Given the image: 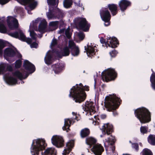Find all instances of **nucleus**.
<instances>
[{
	"label": "nucleus",
	"instance_id": "f257e3e1",
	"mask_svg": "<svg viewBox=\"0 0 155 155\" xmlns=\"http://www.w3.org/2000/svg\"><path fill=\"white\" fill-rule=\"evenodd\" d=\"M112 130L113 126L112 124L108 123L104 124L102 128V131L104 132V134L100 135L101 137H105V139L103 140L105 147L108 145H111L109 149L106 148L107 154L110 155H113L114 154L115 149V147L112 145L116 141L115 137L112 135L109 136L112 131Z\"/></svg>",
	"mask_w": 155,
	"mask_h": 155
},
{
	"label": "nucleus",
	"instance_id": "f03ea898",
	"mask_svg": "<svg viewBox=\"0 0 155 155\" xmlns=\"http://www.w3.org/2000/svg\"><path fill=\"white\" fill-rule=\"evenodd\" d=\"M89 90L88 86L83 87L81 83L77 84L71 88L69 96L73 98L75 102L80 103L85 99L86 95L84 90Z\"/></svg>",
	"mask_w": 155,
	"mask_h": 155
},
{
	"label": "nucleus",
	"instance_id": "7ed1b4c3",
	"mask_svg": "<svg viewBox=\"0 0 155 155\" xmlns=\"http://www.w3.org/2000/svg\"><path fill=\"white\" fill-rule=\"evenodd\" d=\"M47 23L45 20L42 18H38L33 21L30 24L29 31L30 36L34 39L36 38V35L32 30H38L41 32L45 31Z\"/></svg>",
	"mask_w": 155,
	"mask_h": 155
},
{
	"label": "nucleus",
	"instance_id": "20e7f679",
	"mask_svg": "<svg viewBox=\"0 0 155 155\" xmlns=\"http://www.w3.org/2000/svg\"><path fill=\"white\" fill-rule=\"evenodd\" d=\"M47 145L45 140L43 138H38L33 140L31 147L32 155H40L41 152L44 150Z\"/></svg>",
	"mask_w": 155,
	"mask_h": 155
},
{
	"label": "nucleus",
	"instance_id": "39448f33",
	"mask_svg": "<svg viewBox=\"0 0 155 155\" xmlns=\"http://www.w3.org/2000/svg\"><path fill=\"white\" fill-rule=\"evenodd\" d=\"M105 100V106L107 110L109 111L116 109L120 104V99L114 94L107 96Z\"/></svg>",
	"mask_w": 155,
	"mask_h": 155
},
{
	"label": "nucleus",
	"instance_id": "423d86ee",
	"mask_svg": "<svg viewBox=\"0 0 155 155\" xmlns=\"http://www.w3.org/2000/svg\"><path fill=\"white\" fill-rule=\"evenodd\" d=\"M28 76L26 73L23 72L22 71H16L13 73L12 76L4 75V79L5 82L9 85L16 84L17 83V78L21 80L26 78Z\"/></svg>",
	"mask_w": 155,
	"mask_h": 155
},
{
	"label": "nucleus",
	"instance_id": "0eeeda50",
	"mask_svg": "<svg viewBox=\"0 0 155 155\" xmlns=\"http://www.w3.org/2000/svg\"><path fill=\"white\" fill-rule=\"evenodd\" d=\"M134 113L136 117L141 123H148L151 120L150 113L149 110L144 107L135 110Z\"/></svg>",
	"mask_w": 155,
	"mask_h": 155
},
{
	"label": "nucleus",
	"instance_id": "6e6552de",
	"mask_svg": "<svg viewBox=\"0 0 155 155\" xmlns=\"http://www.w3.org/2000/svg\"><path fill=\"white\" fill-rule=\"evenodd\" d=\"M9 35L15 38H18L20 40L25 41L28 44H31L30 47L31 48H36L38 46V45L36 42H33V40L35 41L36 39H34L32 37H31L32 39L29 38H26L25 36L21 31H19V34L17 32H15L13 33H9ZM36 37L35 39H36Z\"/></svg>",
	"mask_w": 155,
	"mask_h": 155
},
{
	"label": "nucleus",
	"instance_id": "1a4fd4ad",
	"mask_svg": "<svg viewBox=\"0 0 155 155\" xmlns=\"http://www.w3.org/2000/svg\"><path fill=\"white\" fill-rule=\"evenodd\" d=\"M74 23L77 28H79L84 31H87L89 30L90 25L88 24L85 18H75Z\"/></svg>",
	"mask_w": 155,
	"mask_h": 155
},
{
	"label": "nucleus",
	"instance_id": "9d476101",
	"mask_svg": "<svg viewBox=\"0 0 155 155\" xmlns=\"http://www.w3.org/2000/svg\"><path fill=\"white\" fill-rule=\"evenodd\" d=\"M117 74L114 70L112 69H109L104 71L102 73L103 80L107 82L115 79Z\"/></svg>",
	"mask_w": 155,
	"mask_h": 155
},
{
	"label": "nucleus",
	"instance_id": "9b49d317",
	"mask_svg": "<svg viewBox=\"0 0 155 155\" xmlns=\"http://www.w3.org/2000/svg\"><path fill=\"white\" fill-rule=\"evenodd\" d=\"M17 51L16 49L13 47L7 48L4 51V57L9 62H12L14 61L15 59L10 60L9 58L14 57Z\"/></svg>",
	"mask_w": 155,
	"mask_h": 155
},
{
	"label": "nucleus",
	"instance_id": "f8f14e48",
	"mask_svg": "<svg viewBox=\"0 0 155 155\" xmlns=\"http://www.w3.org/2000/svg\"><path fill=\"white\" fill-rule=\"evenodd\" d=\"M52 144L58 148L63 147L64 145V140L62 136L54 135L51 138Z\"/></svg>",
	"mask_w": 155,
	"mask_h": 155
},
{
	"label": "nucleus",
	"instance_id": "ddd939ff",
	"mask_svg": "<svg viewBox=\"0 0 155 155\" xmlns=\"http://www.w3.org/2000/svg\"><path fill=\"white\" fill-rule=\"evenodd\" d=\"M84 49L87 56L90 58L95 55L97 51L96 45L92 43H88L84 47Z\"/></svg>",
	"mask_w": 155,
	"mask_h": 155
},
{
	"label": "nucleus",
	"instance_id": "4468645a",
	"mask_svg": "<svg viewBox=\"0 0 155 155\" xmlns=\"http://www.w3.org/2000/svg\"><path fill=\"white\" fill-rule=\"evenodd\" d=\"M95 104L91 101H86L83 106V109L87 112V114L92 115L95 112Z\"/></svg>",
	"mask_w": 155,
	"mask_h": 155
},
{
	"label": "nucleus",
	"instance_id": "2eb2a0df",
	"mask_svg": "<svg viewBox=\"0 0 155 155\" xmlns=\"http://www.w3.org/2000/svg\"><path fill=\"white\" fill-rule=\"evenodd\" d=\"M100 15L102 20L104 21L105 26H108L110 24V15L108 10H101Z\"/></svg>",
	"mask_w": 155,
	"mask_h": 155
},
{
	"label": "nucleus",
	"instance_id": "dca6fc26",
	"mask_svg": "<svg viewBox=\"0 0 155 155\" xmlns=\"http://www.w3.org/2000/svg\"><path fill=\"white\" fill-rule=\"evenodd\" d=\"M72 114L73 115V119L68 118L65 119L64 125L62 127V129L66 131V132H68L69 130V127L71 124L72 122L73 123L74 122L73 119H76L77 121L79 120V119H77L78 115H77L76 113L74 112H73Z\"/></svg>",
	"mask_w": 155,
	"mask_h": 155
},
{
	"label": "nucleus",
	"instance_id": "f3484780",
	"mask_svg": "<svg viewBox=\"0 0 155 155\" xmlns=\"http://www.w3.org/2000/svg\"><path fill=\"white\" fill-rule=\"evenodd\" d=\"M7 21L8 27L11 29L17 28L18 27V20L12 16H8Z\"/></svg>",
	"mask_w": 155,
	"mask_h": 155
},
{
	"label": "nucleus",
	"instance_id": "a211bd4d",
	"mask_svg": "<svg viewBox=\"0 0 155 155\" xmlns=\"http://www.w3.org/2000/svg\"><path fill=\"white\" fill-rule=\"evenodd\" d=\"M107 47H109L114 48L117 47L118 44V42L117 38L115 37H110L108 35L107 36Z\"/></svg>",
	"mask_w": 155,
	"mask_h": 155
},
{
	"label": "nucleus",
	"instance_id": "6ab92c4d",
	"mask_svg": "<svg viewBox=\"0 0 155 155\" xmlns=\"http://www.w3.org/2000/svg\"><path fill=\"white\" fill-rule=\"evenodd\" d=\"M91 150L95 155H101L104 150V148L101 144H97L93 146Z\"/></svg>",
	"mask_w": 155,
	"mask_h": 155
},
{
	"label": "nucleus",
	"instance_id": "aec40b11",
	"mask_svg": "<svg viewBox=\"0 0 155 155\" xmlns=\"http://www.w3.org/2000/svg\"><path fill=\"white\" fill-rule=\"evenodd\" d=\"M74 145V140H69L66 144V148L63 151L62 155H67L71 151Z\"/></svg>",
	"mask_w": 155,
	"mask_h": 155
},
{
	"label": "nucleus",
	"instance_id": "412c9836",
	"mask_svg": "<svg viewBox=\"0 0 155 155\" xmlns=\"http://www.w3.org/2000/svg\"><path fill=\"white\" fill-rule=\"evenodd\" d=\"M52 68L55 74H59L64 69V65L62 63H57L53 65Z\"/></svg>",
	"mask_w": 155,
	"mask_h": 155
},
{
	"label": "nucleus",
	"instance_id": "4be33fe9",
	"mask_svg": "<svg viewBox=\"0 0 155 155\" xmlns=\"http://www.w3.org/2000/svg\"><path fill=\"white\" fill-rule=\"evenodd\" d=\"M12 69V67L11 65L4 63H1L0 64V75L3 74L7 71H11Z\"/></svg>",
	"mask_w": 155,
	"mask_h": 155
},
{
	"label": "nucleus",
	"instance_id": "5701e85b",
	"mask_svg": "<svg viewBox=\"0 0 155 155\" xmlns=\"http://www.w3.org/2000/svg\"><path fill=\"white\" fill-rule=\"evenodd\" d=\"M24 67L31 73L33 72L35 70L34 66L28 61L25 60L24 61L23 65Z\"/></svg>",
	"mask_w": 155,
	"mask_h": 155
},
{
	"label": "nucleus",
	"instance_id": "b1692460",
	"mask_svg": "<svg viewBox=\"0 0 155 155\" xmlns=\"http://www.w3.org/2000/svg\"><path fill=\"white\" fill-rule=\"evenodd\" d=\"M22 4H29L31 8L35 9L37 5V2L34 0H20Z\"/></svg>",
	"mask_w": 155,
	"mask_h": 155
},
{
	"label": "nucleus",
	"instance_id": "393cba45",
	"mask_svg": "<svg viewBox=\"0 0 155 155\" xmlns=\"http://www.w3.org/2000/svg\"><path fill=\"white\" fill-rule=\"evenodd\" d=\"M53 54V52L51 51H48L45 58V61L47 64H50L52 62V56Z\"/></svg>",
	"mask_w": 155,
	"mask_h": 155
},
{
	"label": "nucleus",
	"instance_id": "a878e982",
	"mask_svg": "<svg viewBox=\"0 0 155 155\" xmlns=\"http://www.w3.org/2000/svg\"><path fill=\"white\" fill-rule=\"evenodd\" d=\"M56 150L53 147H49L45 151L43 155H56Z\"/></svg>",
	"mask_w": 155,
	"mask_h": 155
},
{
	"label": "nucleus",
	"instance_id": "bb28decb",
	"mask_svg": "<svg viewBox=\"0 0 155 155\" xmlns=\"http://www.w3.org/2000/svg\"><path fill=\"white\" fill-rule=\"evenodd\" d=\"M47 2L50 8L56 9L59 3L58 0H47Z\"/></svg>",
	"mask_w": 155,
	"mask_h": 155
},
{
	"label": "nucleus",
	"instance_id": "cd10ccee",
	"mask_svg": "<svg viewBox=\"0 0 155 155\" xmlns=\"http://www.w3.org/2000/svg\"><path fill=\"white\" fill-rule=\"evenodd\" d=\"M130 4V2L127 0H121L119 2V6L120 9H125Z\"/></svg>",
	"mask_w": 155,
	"mask_h": 155
},
{
	"label": "nucleus",
	"instance_id": "c85d7f7f",
	"mask_svg": "<svg viewBox=\"0 0 155 155\" xmlns=\"http://www.w3.org/2000/svg\"><path fill=\"white\" fill-rule=\"evenodd\" d=\"M70 53V51L68 47H64L62 50L61 51L60 54H57L59 58H61L62 56H67Z\"/></svg>",
	"mask_w": 155,
	"mask_h": 155
},
{
	"label": "nucleus",
	"instance_id": "c756f323",
	"mask_svg": "<svg viewBox=\"0 0 155 155\" xmlns=\"http://www.w3.org/2000/svg\"><path fill=\"white\" fill-rule=\"evenodd\" d=\"M58 25V21H57L50 22L49 24V31H52L56 29Z\"/></svg>",
	"mask_w": 155,
	"mask_h": 155
},
{
	"label": "nucleus",
	"instance_id": "7c9ffc66",
	"mask_svg": "<svg viewBox=\"0 0 155 155\" xmlns=\"http://www.w3.org/2000/svg\"><path fill=\"white\" fill-rule=\"evenodd\" d=\"M97 142V140L95 138L92 137H88L86 139V143L89 145H91L92 144H93Z\"/></svg>",
	"mask_w": 155,
	"mask_h": 155
},
{
	"label": "nucleus",
	"instance_id": "2f4dec72",
	"mask_svg": "<svg viewBox=\"0 0 155 155\" xmlns=\"http://www.w3.org/2000/svg\"><path fill=\"white\" fill-rule=\"evenodd\" d=\"M148 143L150 144L153 145H155V135H150L147 138Z\"/></svg>",
	"mask_w": 155,
	"mask_h": 155
},
{
	"label": "nucleus",
	"instance_id": "473e14b6",
	"mask_svg": "<svg viewBox=\"0 0 155 155\" xmlns=\"http://www.w3.org/2000/svg\"><path fill=\"white\" fill-rule=\"evenodd\" d=\"M151 86L153 89L155 90V73L153 72L150 77Z\"/></svg>",
	"mask_w": 155,
	"mask_h": 155
},
{
	"label": "nucleus",
	"instance_id": "72a5a7b5",
	"mask_svg": "<svg viewBox=\"0 0 155 155\" xmlns=\"http://www.w3.org/2000/svg\"><path fill=\"white\" fill-rule=\"evenodd\" d=\"M73 3L72 0H64L63 5L66 8L70 7Z\"/></svg>",
	"mask_w": 155,
	"mask_h": 155
},
{
	"label": "nucleus",
	"instance_id": "f704fd0d",
	"mask_svg": "<svg viewBox=\"0 0 155 155\" xmlns=\"http://www.w3.org/2000/svg\"><path fill=\"white\" fill-rule=\"evenodd\" d=\"M90 133V131L87 128H85L82 130L81 132V135L82 137H84Z\"/></svg>",
	"mask_w": 155,
	"mask_h": 155
},
{
	"label": "nucleus",
	"instance_id": "c9c22d12",
	"mask_svg": "<svg viewBox=\"0 0 155 155\" xmlns=\"http://www.w3.org/2000/svg\"><path fill=\"white\" fill-rule=\"evenodd\" d=\"M99 116H96L94 115V118H91V120H92V124L94 125H98L99 124Z\"/></svg>",
	"mask_w": 155,
	"mask_h": 155
},
{
	"label": "nucleus",
	"instance_id": "e433bc0d",
	"mask_svg": "<svg viewBox=\"0 0 155 155\" xmlns=\"http://www.w3.org/2000/svg\"><path fill=\"white\" fill-rule=\"evenodd\" d=\"M142 155H153L152 151L147 148L144 149L141 153Z\"/></svg>",
	"mask_w": 155,
	"mask_h": 155
},
{
	"label": "nucleus",
	"instance_id": "4c0bfd02",
	"mask_svg": "<svg viewBox=\"0 0 155 155\" xmlns=\"http://www.w3.org/2000/svg\"><path fill=\"white\" fill-rule=\"evenodd\" d=\"M71 53L72 55L74 56H77L79 53V51L78 47L72 49L71 50Z\"/></svg>",
	"mask_w": 155,
	"mask_h": 155
},
{
	"label": "nucleus",
	"instance_id": "58836bf2",
	"mask_svg": "<svg viewBox=\"0 0 155 155\" xmlns=\"http://www.w3.org/2000/svg\"><path fill=\"white\" fill-rule=\"evenodd\" d=\"M141 133L142 134H146L147 133L148 128L147 127L141 126L140 129Z\"/></svg>",
	"mask_w": 155,
	"mask_h": 155
},
{
	"label": "nucleus",
	"instance_id": "ea45409f",
	"mask_svg": "<svg viewBox=\"0 0 155 155\" xmlns=\"http://www.w3.org/2000/svg\"><path fill=\"white\" fill-rule=\"evenodd\" d=\"M5 46V42L2 40L0 39V57L2 55V49Z\"/></svg>",
	"mask_w": 155,
	"mask_h": 155
},
{
	"label": "nucleus",
	"instance_id": "a19ab883",
	"mask_svg": "<svg viewBox=\"0 0 155 155\" xmlns=\"http://www.w3.org/2000/svg\"><path fill=\"white\" fill-rule=\"evenodd\" d=\"M68 45L69 48L71 49V50L77 47L75 45L74 41H69Z\"/></svg>",
	"mask_w": 155,
	"mask_h": 155
},
{
	"label": "nucleus",
	"instance_id": "79ce46f5",
	"mask_svg": "<svg viewBox=\"0 0 155 155\" xmlns=\"http://www.w3.org/2000/svg\"><path fill=\"white\" fill-rule=\"evenodd\" d=\"M6 32V27L4 25L0 24V32L2 33H5Z\"/></svg>",
	"mask_w": 155,
	"mask_h": 155
},
{
	"label": "nucleus",
	"instance_id": "37998d69",
	"mask_svg": "<svg viewBox=\"0 0 155 155\" xmlns=\"http://www.w3.org/2000/svg\"><path fill=\"white\" fill-rule=\"evenodd\" d=\"M21 65V61L18 60L16 61L15 63V67L16 68H19Z\"/></svg>",
	"mask_w": 155,
	"mask_h": 155
},
{
	"label": "nucleus",
	"instance_id": "c03bdc74",
	"mask_svg": "<svg viewBox=\"0 0 155 155\" xmlns=\"http://www.w3.org/2000/svg\"><path fill=\"white\" fill-rule=\"evenodd\" d=\"M108 8L110 10H117V5L114 4H109Z\"/></svg>",
	"mask_w": 155,
	"mask_h": 155
},
{
	"label": "nucleus",
	"instance_id": "a18cd8bd",
	"mask_svg": "<svg viewBox=\"0 0 155 155\" xmlns=\"http://www.w3.org/2000/svg\"><path fill=\"white\" fill-rule=\"evenodd\" d=\"M78 36L81 40H83L85 37L84 34L82 32H79L78 34Z\"/></svg>",
	"mask_w": 155,
	"mask_h": 155
},
{
	"label": "nucleus",
	"instance_id": "49530a36",
	"mask_svg": "<svg viewBox=\"0 0 155 155\" xmlns=\"http://www.w3.org/2000/svg\"><path fill=\"white\" fill-rule=\"evenodd\" d=\"M100 41L101 43L104 44L106 46L107 48V41L102 37L100 39Z\"/></svg>",
	"mask_w": 155,
	"mask_h": 155
},
{
	"label": "nucleus",
	"instance_id": "de8ad7c7",
	"mask_svg": "<svg viewBox=\"0 0 155 155\" xmlns=\"http://www.w3.org/2000/svg\"><path fill=\"white\" fill-rule=\"evenodd\" d=\"M69 28H68L65 31V34L66 36L68 38H69L71 35V33L69 32Z\"/></svg>",
	"mask_w": 155,
	"mask_h": 155
},
{
	"label": "nucleus",
	"instance_id": "09e8293b",
	"mask_svg": "<svg viewBox=\"0 0 155 155\" xmlns=\"http://www.w3.org/2000/svg\"><path fill=\"white\" fill-rule=\"evenodd\" d=\"M57 44V40L55 39H53L51 42L50 47L52 48Z\"/></svg>",
	"mask_w": 155,
	"mask_h": 155
},
{
	"label": "nucleus",
	"instance_id": "8fccbe9b",
	"mask_svg": "<svg viewBox=\"0 0 155 155\" xmlns=\"http://www.w3.org/2000/svg\"><path fill=\"white\" fill-rule=\"evenodd\" d=\"M47 15L48 18L49 19L52 18L54 17L53 14L51 12H48Z\"/></svg>",
	"mask_w": 155,
	"mask_h": 155
},
{
	"label": "nucleus",
	"instance_id": "3c124183",
	"mask_svg": "<svg viewBox=\"0 0 155 155\" xmlns=\"http://www.w3.org/2000/svg\"><path fill=\"white\" fill-rule=\"evenodd\" d=\"M117 54V52L115 50H114L110 52V54L112 57H115Z\"/></svg>",
	"mask_w": 155,
	"mask_h": 155
},
{
	"label": "nucleus",
	"instance_id": "603ef678",
	"mask_svg": "<svg viewBox=\"0 0 155 155\" xmlns=\"http://www.w3.org/2000/svg\"><path fill=\"white\" fill-rule=\"evenodd\" d=\"M132 147L134 148L136 150H137L138 149V145L137 143H133L132 144Z\"/></svg>",
	"mask_w": 155,
	"mask_h": 155
},
{
	"label": "nucleus",
	"instance_id": "864d4df0",
	"mask_svg": "<svg viewBox=\"0 0 155 155\" xmlns=\"http://www.w3.org/2000/svg\"><path fill=\"white\" fill-rule=\"evenodd\" d=\"M9 1V0H0V4L4 5L8 2Z\"/></svg>",
	"mask_w": 155,
	"mask_h": 155
},
{
	"label": "nucleus",
	"instance_id": "5fc2aeb1",
	"mask_svg": "<svg viewBox=\"0 0 155 155\" xmlns=\"http://www.w3.org/2000/svg\"><path fill=\"white\" fill-rule=\"evenodd\" d=\"M112 14L113 15H115L117 13V10H110Z\"/></svg>",
	"mask_w": 155,
	"mask_h": 155
},
{
	"label": "nucleus",
	"instance_id": "6e6d98bb",
	"mask_svg": "<svg viewBox=\"0 0 155 155\" xmlns=\"http://www.w3.org/2000/svg\"><path fill=\"white\" fill-rule=\"evenodd\" d=\"M100 117L102 119H104L106 118V116L105 114H102Z\"/></svg>",
	"mask_w": 155,
	"mask_h": 155
},
{
	"label": "nucleus",
	"instance_id": "4d7b16f0",
	"mask_svg": "<svg viewBox=\"0 0 155 155\" xmlns=\"http://www.w3.org/2000/svg\"><path fill=\"white\" fill-rule=\"evenodd\" d=\"M64 29H62L60 30V31H59L58 32V33L59 34L62 33L63 32H64Z\"/></svg>",
	"mask_w": 155,
	"mask_h": 155
},
{
	"label": "nucleus",
	"instance_id": "13d9d810",
	"mask_svg": "<svg viewBox=\"0 0 155 155\" xmlns=\"http://www.w3.org/2000/svg\"><path fill=\"white\" fill-rule=\"evenodd\" d=\"M31 10H27V12L29 14H32L31 13Z\"/></svg>",
	"mask_w": 155,
	"mask_h": 155
},
{
	"label": "nucleus",
	"instance_id": "bf43d9fd",
	"mask_svg": "<svg viewBox=\"0 0 155 155\" xmlns=\"http://www.w3.org/2000/svg\"><path fill=\"white\" fill-rule=\"evenodd\" d=\"M113 114L114 116H115L116 115H117V113L116 112H113Z\"/></svg>",
	"mask_w": 155,
	"mask_h": 155
},
{
	"label": "nucleus",
	"instance_id": "052dcab7",
	"mask_svg": "<svg viewBox=\"0 0 155 155\" xmlns=\"http://www.w3.org/2000/svg\"><path fill=\"white\" fill-rule=\"evenodd\" d=\"M70 155H74L72 153H71Z\"/></svg>",
	"mask_w": 155,
	"mask_h": 155
},
{
	"label": "nucleus",
	"instance_id": "680f3d73",
	"mask_svg": "<svg viewBox=\"0 0 155 155\" xmlns=\"http://www.w3.org/2000/svg\"><path fill=\"white\" fill-rule=\"evenodd\" d=\"M19 56H20V57H21V54H19Z\"/></svg>",
	"mask_w": 155,
	"mask_h": 155
},
{
	"label": "nucleus",
	"instance_id": "e2e57ef3",
	"mask_svg": "<svg viewBox=\"0 0 155 155\" xmlns=\"http://www.w3.org/2000/svg\"><path fill=\"white\" fill-rule=\"evenodd\" d=\"M22 83H23V81H21V83H22Z\"/></svg>",
	"mask_w": 155,
	"mask_h": 155
},
{
	"label": "nucleus",
	"instance_id": "0e129e2a",
	"mask_svg": "<svg viewBox=\"0 0 155 155\" xmlns=\"http://www.w3.org/2000/svg\"><path fill=\"white\" fill-rule=\"evenodd\" d=\"M122 11L123 12V11H124V10H122Z\"/></svg>",
	"mask_w": 155,
	"mask_h": 155
},
{
	"label": "nucleus",
	"instance_id": "69168bd1",
	"mask_svg": "<svg viewBox=\"0 0 155 155\" xmlns=\"http://www.w3.org/2000/svg\"><path fill=\"white\" fill-rule=\"evenodd\" d=\"M84 72H85V71H84Z\"/></svg>",
	"mask_w": 155,
	"mask_h": 155
},
{
	"label": "nucleus",
	"instance_id": "338daca9",
	"mask_svg": "<svg viewBox=\"0 0 155 155\" xmlns=\"http://www.w3.org/2000/svg\"><path fill=\"white\" fill-rule=\"evenodd\" d=\"M83 155V154H82V155Z\"/></svg>",
	"mask_w": 155,
	"mask_h": 155
}]
</instances>
